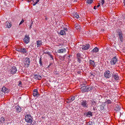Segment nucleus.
Instances as JSON below:
<instances>
[{
	"mask_svg": "<svg viewBox=\"0 0 125 125\" xmlns=\"http://www.w3.org/2000/svg\"><path fill=\"white\" fill-rule=\"evenodd\" d=\"M25 121L27 123H30V125H34L35 123V121L33 120V118L30 115H25Z\"/></svg>",
	"mask_w": 125,
	"mask_h": 125,
	"instance_id": "f257e3e1",
	"label": "nucleus"
},
{
	"mask_svg": "<svg viewBox=\"0 0 125 125\" xmlns=\"http://www.w3.org/2000/svg\"><path fill=\"white\" fill-rule=\"evenodd\" d=\"M24 63L25 66L27 67H28L30 63V59L28 57L26 58L24 61Z\"/></svg>",
	"mask_w": 125,
	"mask_h": 125,
	"instance_id": "f03ea898",
	"label": "nucleus"
},
{
	"mask_svg": "<svg viewBox=\"0 0 125 125\" xmlns=\"http://www.w3.org/2000/svg\"><path fill=\"white\" fill-rule=\"evenodd\" d=\"M81 104L82 106L83 107H88V102L86 100H82L81 102Z\"/></svg>",
	"mask_w": 125,
	"mask_h": 125,
	"instance_id": "7ed1b4c3",
	"label": "nucleus"
},
{
	"mask_svg": "<svg viewBox=\"0 0 125 125\" xmlns=\"http://www.w3.org/2000/svg\"><path fill=\"white\" fill-rule=\"evenodd\" d=\"M104 74V77L106 78H109L111 76V74L109 70L105 71Z\"/></svg>",
	"mask_w": 125,
	"mask_h": 125,
	"instance_id": "20e7f679",
	"label": "nucleus"
},
{
	"mask_svg": "<svg viewBox=\"0 0 125 125\" xmlns=\"http://www.w3.org/2000/svg\"><path fill=\"white\" fill-rule=\"evenodd\" d=\"M117 61V59L116 58V56H115L112 59L110 62L112 65H114L115 64Z\"/></svg>",
	"mask_w": 125,
	"mask_h": 125,
	"instance_id": "39448f33",
	"label": "nucleus"
},
{
	"mask_svg": "<svg viewBox=\"0 0 125 125\" xmlns=\"http://www.w3.org/2000/svg\"><path fill=\"white\" fill-rule=\"evenodd\" d=\"M113 78L115 80H118L119 79V77L117 73H114L112 75Z\"/></svg>",
	"mask_w": 125,
	"mask_h": 125,
	"instance_id": "423d86ee",
	"label": "nucleus"
},
{
	"mask_svg": "<svg viewBox=\"0 0 125 125\" xmlns=\"http://www.w3.org/2000/svg\"><path fill=\"white\" fill-rule=\"evenodd\" d=\"M30 38L28 35H26L23 40L24 42L25 43H28L29 42Z\"/></svg>",
	"mask_w": 125,
	"mask_h": 125,
	"instance_id": "0eeeda50",
	"label": "nucleus"
},
{
	"mask_svg": "<svg viewBox=\"0 0 125 125\" xmlns=\"http://www.w3.org/2000/svg\"><path fill=\"white\" fill-rule=\"evenodd\" d=\"M10 73L12 74H15L17 72V69L16 68L15 66H13L11 69Z\"/></svg>",
	"mask_w": 125,
	"mask_h": 125,
	"instance_id": "6e6552de",
	"label": "nucleus"
},
{
	"mask_svg": "<svg viewBox=\"0 0 125 125\" xmlns=\"http://www.w3.org/2000/svg\"><path fill=\"white\" fill-rule=\"evenodd\" d=\"M34 75V78L36 80H39L42 78L41 76L38 74H35Z\"/></svg>",
	"mask_w": 125,
	"mask_h": 125,
	"instance_id": "1a4fd4ad",
	"label": "nucleus"
},
{
	"mask_svg": "<svg viewBox=\"0 0 125 125\" xmlns=\"http://www.w3.org/2000/svg\"><path fill=\"white\" fill-rule=\"evenodd\" d=\"M2 91L4 93H8L9 92V90L5 87L3 86L1 89Z\"/></svg>",
	"mask_w": 125,
	"mask_h": 125,
	"instance_id": "9d476101",
	"label": "nucleus"
},
{
	"mask_svg": "<svg viewBox=\"0 0 125 125\" xmlns=\"http://www.w3.org/2000/svg\"><path fill=\"white\" fill-rule=\"evenodd\" d=\"M90 46V45L88 44H87L86 46L83 45L82 47V49L84 50H87L89 48Z\"/></svg>",
	"mask_w": 125,
	"mask_h": 125,
	"instance_id": "9b49d317",
	"label": "nucleus"
},
{
	"mask_svg": "<svg viewBox=\"0 0 125 125\" xmlns=\"http://www.w3.org/2000/svg\"><path fill=\"white\" fill-rule=\"evenodd\" d=\"M66 49L65 48L62 49L58 50H57V52L59 53H63L66 52Z\"/></svg>",
	"mask_w": 125,
	"mask_h": 125,
	"instance_id": "f8f14e48",
	"label": "nucleus"
},
{
	"mask_svg": "<svg viewBox=\"0 0 125 125\" xmlns=\"http://www.w3.org/2000/svg\"><path fill=\"white\" fill-rule=\"evenodd\" d=\"M77 57L78 59V61L79 63H80L81 61V59L82 58V57L81 56V54L80 53H78L77 54Z\"/></svg>",
	"mask_w": 125,
	"mask_h": 125,
	"instance_id": "ddd939ff",
	"label": "nucleus"
},
{
	"mask_svg": "<svg viewBox=\"0 0 125 125\" xmlns=\"http://www.w3.org/2000/svg\"><path fill=\"white\" fill-rule=\"evenodd\" d=\"M89 63L90 64V65L92 66L93 67H95L96 65L94 61L92 60H90L89 61Z\"/></svg>",
	"mask_w": 125,
	"mask_h": 125,
	"instance_id": "4468645a",
	"label": "nucleus"
},
{
	"mask_svg": "<svg viewBox=\"0 0 125 125\" xmlns=\"http://www.w3.org/2000/svg\"><path fill=\"white\" fill-rule=\"evenodd\" d=\"M86 86L87 89V92L91 91L93 89V87L91 86L90 85H88Z\"/></svg>",
	"mask_w": 125,
	"mask_h": 125,
	"instance_id": "2eb2a0df",
	"label": "nucleus"
},
{
	"mask_svg": "<svg viewBox=\"0 0 125 125\" xmlns=\"http://www.w3.org/2000/svg\"><path fill=\"white\" fill-rule=\"evenodd\" d=\"M80 89L82 92H87L86 86H83Z\"/></svg>",
	"mask_w": 125,
	"mask_h": 125,
	"instance_id": "dca6fc26",
	"label": "nucleus"
},
{
	"mask_svg": "<svg viewBox=\"0 0 125 125\" xmlns=\"http://www.w3.org/2000/svg\"><path fill=\"white\" fill-rule=\"evenodd\" d=\"M93 112H91L89 111L87 112L86 114V116L87 117H90L92 116L93 115Z\"/></svg>",
	"mask_w": 125,
	"mask_h": 125,
	"instance_id": "f3484780",
	"label": "nucleus"
},
{
	"mask_svg": "<svg viewBox=\"0 0 125 125\" xmlns=\"http://www.w3.org/2000/svg\"><path fill=\"white\" fill-rule=\"evenodd\" d=\"M99 51V49L96 47L94 48L92 51L91 52L93 53H96L97 52Z\"/></svg>",
	"mask_w": 125,
	"mask_h": 125,
	"instance_id": "a211bd4d",
	"label": "nucleus"
},
{
	"mask_svg": "<svg viewBox=\"0 0 125 125\" xmlns=\"http://www.w3.org/2000/svg\"><path fill=\"white\" fill-rule=\"evenodd\" d=\"M27 51L26 50V49L24 48H21V52L23 53V54L26 53L27 52Z\"/></svg>",
	"mask_w": 125,
	"mask_h": 125,
	"instance_id": "6ab92c4d",
	"label": "nucleus"
},
{
	"mask_svg": "<svg viewBox=\"0 0 125 125\" xmlns=\"http://www.w3.org/2000/svg\"><path fill=\"white\" fill-rule=\"evenodd\" d=\"M38 91L37 89H34L33 90V96H35L38 95Z\"/></svg>",
	"mask_w": 125,
	"mask_h": 125,
	"instance_id": "aec40b11",
	"label": "nucleus"
},
{
	"mask_svg": "<svg viewBox=\"0 0 125 125\" xmlns=\"http://www.w3.org/2000/svg\"><path fill=\"white\" fill-rule=\"evenodd\" d=\"M36 43L38 47L42 45V42L41 41L39 40L37 41V42Z\"/></svg>",
	"mask_w": 125,
	"mask_h": 125,
	"instance_id": "412c9836",
	"label": "nucleus"
},
{
	"mask_svg": "<svg viewBox=\"0 0 125 125\" xmlns=\"http://www.w3.org/2000/svg\"><path fill=\"white\" fill-rule=\"evenodd\" d=\"M73 17L75 19H77L79 18V16L78 15L76 14L75 13L73 14Z\"/></svg>",
	"mask_w": 125,
	"mask_h": 125,
	"instance_id": "4be33fe9",
	"label": "nucleus"
},
{
	"mask_svg": "<svg viewBox=\"0 0 125 125\" xmlns=\"http://www.w3.org/2000/svg\"><path fill=\"white\" fill-rule=\"evenodd\" d=\"M91 104L92 105H94V106H95L96 105V102L94 101V100H91Z\"/></svg>",
	"mask_w": 125,
	"mask_h": 125,
	"instance_id": "5701e85b",
	"label": "nucleus"
},
{
	"mask_svg": "<svg viewBox=\"0 0 125 125\" xmlns=\"http://www.w3.org/2000/svg\"><path fill=\"white\" fill-rule=\"evenodd\" d=\"M87 125H94L95 124L94 123V121H89L87 123Z\"/></svg>",
	"mask_w": 125,
	"mask_h": 125,
	"instance_id": "b1692460",
	"label": "nucleus"
},
{
	"mask_svg": "<svg viewBox=\"0 0 125 125\" xmlns=\"http://www.w3.org/2000/svg\"><path fill=\"white\" fill-rule=\"evenodd\" d=\"M119 39L120 41L122 42L123 41V34H121V35H119Z\"/></svg>",
	"mask_w": 125,
	"mask_h": 125,
	"instance_id": "393cba45",
	"label": "nucleus"
},
{
	"mask_svg": "<svg viewBox=\"0 0 125 125\" xmlns=\"http://www.w3.org/2000/svg\"><path fill=\"white\" fill-rule=\"evenodd\" d=\"M16 110L17 112H19L21 111V108L19 106H18L16 108Z\"/></svg>",
	"mask_w": 125,
	"mask_h": 125,
	"instance_id": "a878e982",
	"label": "nucleus"
},
{
	"mask_svg": "<svg viewBox=\"0 0 125 125\" xmlns=\"http://www.w3.org/2000/svg\"><path fill=\"white\" fill-rule=\"evenodd\" d=\"M60 33L61 35H63L65 34V32L64 30H62L61 31Z\"/></svg>",
	"mask_w": 125,
	"mask_h": 125,
	"instance_id": "bb28decb",
	"label": "nucleus"
},
{
	"mask_svg": "<svg viewBox=\"0 0 125 125\" xmlns=\"http://www.w3.org/2000/svg\"><path fill=\"white\" fill-rule=\"evenodd\" d=\"M6 24H7V27L8 28H10L11 25L8 22H6Z\"/></svg>",
	"mask_w": 125,
	"mask_h": 125,
	"instance_id": "cd10ccee",
	"label": "nucleus"
},
{
	"mask_svg": "<svg viewBox=\"0 0 125 125\" xmlns=\"http://www.w3.org/2000/svg\"><path fill=\"white\" fill-rule=\"evenodd\" d=\"M120 108L119 107L118 105H117L115 108V110L116 112L120 109Z\"/></svg>",
	"mask_w": 125,
	"mask_h": 125,
	"instance_id": "c85d7f7f",
	"label": "nucleus"
},
{
	"mask_svg": "<svg viewBox=\"0 0 125 125\" xmlns=\"http://www.w3.org/2000/svg\"><path fill=\"white\" fill-rule=\"evenodd\" d=\"M5 121V119L3 117H1L0 118V122L1 123H4Z\"/></svg>",
	"mask_w": 125,
	"mask_h": 125,
	"instance_id": "c756f323",
	"label": "nucleus"
},
{
	"mask_svg": "<svg viewBox=\"0 0 125 125\" xmlns=\"http://www.w3.org/2000/svg\"><path fill=\"white\" fill-rule=\"evenodd\" d=\"M75 27L76 29H79L80 27V26L77 24H76L75 25Z\"/></svg>",
	"mask_w": 125,
	"mask_h": 125,
	"instance_id": "7c9ffc66",
	"label": "nucleus"
},
{
	"mask_svg": "<svg viewBox=\"0 0 125 125\" xmlns=\"http://www.w3.org/2000/svg\"><path fill=\"white\" fill-rule=\"evenodd\" d=\"M93 1L92 0H87V2L88 4H91Z\"/></svg>",
	"mask_w": 125,
	"mask_h": 125,
	"instance_id": "2f4dec72",
	"label": "nucleus"
},
{
	"mask_svg": "<svg viewBox=\"0 0 125 125\" xmlns=\"http://www.w3.org/2000/svg\"><path fill=\"white\" fill-rule=\"evenodd\" d=\"M39 63L41 66L42 65V59L41 58L39 60Z\"/></svg>",
	"mask_w": 125,
	"mask_h": 125,
	"instance_id": "473e14b6",
	"label": "nucleus"
},
{
	"mask_svg": "<svg viewBox=\"0 0 125 125\" xmlns=\"http://www.w3.org/2000/svg\"><path fill=\"white\" fill-rule=\"evenodd\" d=\"M72 102V101L70 98L68 99L67 101V102L68 103H69L70 102Z\"/></svg>",
	"mask_w": 125,
	"mask_h": 125,
	"instance_id": "72a5a7b5",
	"label": "nucleus"
},
{
	"mask_svg": "<svg viewBox=\"0 0 125 125\" xmlns=\"http://www.w3.org/2000/svg\"><path fill=\"white\" fill-rule=\"evenodd\" d=\"M72 101H73L75 99V97L74 96H72V97L70 98Z\"/></svg>",
	"mask_w": 125,
	"mask_h": 125,
	"instance_id": "f704fd0d",
	"label": "nucleus"
},
{
	"mask_svg": "<svg viewBox=\"0 0 125 125\" xmlns=\"http://www.w3.org/2000/svg\"><path fill=\"white\" fill-rule=\"evenodd\" d=\"M21 48H16V50L19 52H21Z\"/></svg>",
	"mask_w": 125,
	"mask_h": 125,
	"instance_id": "c9c22d12",
	"label": "nucleus"
},
{
	"mask_svg": "<svg viewBox=\"0 0 125 125\" xmlns=\"http://www.w3.org/2000/svg\"><path fill=\"white\" fill-rule=\"evenodd\" d=\"M106 102L108 104H111V101L110 100H107Z\"/></svg>",
	"mask_w": 125,
	"mask_h": 125,
	"instance_id": "e433bc0d",
	"label": "nucleus"
},
{
	"mask_svg": "<svg viewBox=\"0 0 125 125\" xmlns=\"http://www.w3.org/2000/svg\"><path fill=\"white\" fill-rule=\"evenodd\" d=\"M121 34H122V31H119L118 32V35H121Z\"/></svg>",
	"mask_w": 125,
	"mask_h": 125,
	"instance_id": "4c0bfd02",
	"label": "nucleus"
},
{
	"mask_svg": "<svg viewBox=\"0 0 125 125\" xmlns=\"http://www.w3.org/2000/svg\"><path fill=\"white\" fill-rule=\"evenodd\" d=\"M44 53L45 54H48L49 56L51 54V53L49 52H45Z\"/></svg>",
	"mask_w": 125,
	"mask_h": 125,
	"instance_id": "58836bf2",
	"label": "nucleus"
},
{
	"mask_svg": "<svg viewBox=\"0 0 125 125\" xmlns=\"http://www.w3.org/2000/svg\"><path fill=\"white\" fill-rule=\"evenodd\" d=\"M100 110H103L104 108V106H100Z\"/></svg>",
	"mask_w": 125,
	"mask_h": 125,
	"instance_id": "ea45409f",
	"label": "nucleus"
},
{
	"mask_svg": "<svg viewBox=\"0 0 125 125\" xmlns=\"http://www.w3.org/2000/svg\"><path fill=\"white\" fill-rule=\"evenodd\" d=\"M24 21V20L22 19V21H21L20 22V23L19 25H20Z\"/></svg>",
	"mask_w": 125,
	"mask_h": 125,
	"instance_id": "a19ab883",
	"label": "nucleus"
},
{
	"mask_svg": "<svg viewBox=\"0 0 125 125\" xmlns=\"http://www.w3.org/2000/svg\"><path fill=\"white\" fill-rule=\"evenodd\" d=\"M102 2L101 3H102V5H103V4L104 3V0H101Z\"/></svg>",
	"mask_w": 125,
	"mask_h": 125,
	"instance_id": "79ce46f5",
	"label": "nucleus"
},
{
	"mask_svg": "<svg viewBox=\"0 0 125 125\" xmlns=\"http://www.w3.org/2000/svg\"><path fill=\"white\" fill-rule=\"evenodd\" d=\"M90 76H93V77H94L95 76V75L93 74L92 73H90Z\"/></svg>",
	"mask_w": 125,
	"mask_h": 125,
	"instance_id": "37998d69",
	"label": "nucleus"
},
{
	"mask_svg": "<svg viewBox=\"0 0 125 125\" xmlns=\"http://www.w3.org/2000/svg\"><path fill=\"white\" fill-rule=\"evenodd\" d=\"M50 57L52 58V59L53 60V59H54V58H53V56L52 55H51V54L50 55Z\"/></svg>",
	"mask_w": 125,
	"mask_h": 125,
	"instance_id": "c03bdc74",
	"label": "nucleus"
},
{
	"mask_svg": "<svg viewBox=\"0 0 125 125\" xmlns=\"http://www.w3.org/2000/svg\"><path fill=\"white\" fill-rule=\"evenodd\" d=\"M63 29L64 30V31H67L68 30V29L67 28H63Z\"/></svg>",
	"mask_w": 125,
	"mask_h": 125,
	"instance_id": "a18cd8bd",
	"label": "nucleus"
},
{
	"mask_svg": "<svg viewBox=\"0 0 125 125\" xmlns=\"http://www.w3.org/2000/svg\"><path fill=\"white\" fill-rule=\"evenodd\" d=\"M22 84V83L20 81L19 82V85L20 86H21Z\"/></svg>",
	"mask_w": 125,
	"mask_h": 125,
	"instance_id": "49530a36",
	"label": "nucleus"
},
{
	"mask_svg": "<svg viewBox=\"0 0 125 125\" xmlns=\"http://www.w3.org/2000/svg\"><path fill=\"white\" fill-rule=\"evenodd\" d=\"M66 55H65L63 56V57H62V58L63 60H64L65 58V57Z\"/></svg>",
	"mask_w": 125,
	"mask_h": 125,
	"instance_id": "de8ad7c7",
	"label": "nucleus"
},
{
	"mask_svg": "<svg viewBox=\"0 0 125 125\" xmlns=\"http://www.w3.org/2000/svg\"><path fill=\"white\" fill-rule=\"evenodd\" d=\"M31 3L32 4H33V3H34V2H34V0H31Z\"/></svg>",
	"mask_w": 125,
	"mask_h": 125,
	"instance_id": "09e8293b",
	"label": "nucleus"
},
{
	"mask_svg": "<svg viewBox=\"0 0 125 125\" xmlns=\"http://www.w3.org/2000/svg\"><path fill=\"white\" fill-rule=\"evenodd\" d=\"M100 6V4H98L97 5V6L96 7H99Z\"/></svg>",
	"mask_w": 125,
	"mask_h": 125,
	"instance_id": "8fccbe9b",
	"label": "nucleus"
},
{
	"mask_svg": "<svg viewBox=\"0 0 125 125\" xmlns=\"http://www.w3.org/2000/svg\"><path fill=\"white\" fill-rule=\"evenodd\" d=\"M96 7L95 6H94V9H96Z\"/></svg>",
	"mask_w": 125,
	"mask_h": 125,
	"instance_id": "3c124183",
	"label": "nucleus"
},
{
	"mask_svg": "<svg viewBox=\"0 0 125 125\" xmlns=\"http://www.w3.org/2000/svg\"><path fill=\"white\" fill-rule=\"evenodd\" d=\"M123 3L124 5H125V0H124Z\"/></svg>",
	"mask_w": 125,
	"mask_h": 125,
	"instance_id": "603ef678",
	"label": "nucleus"
},
{
	"mask_svg": "<svg viewBox=\"0 0 125 125\" xmlns=\"http://www.w3.org/2000/svg\"><path fill=\"white\" fill-rule=\"evenodd\" d=\"M32 23H33V22L32 21V22L31 23V24L30 25H31V26H32Z\"/></svg>",
	"mask_w": 125,
	"mask_h": 125,
	"instance_id": "864d4df0",
	"label": "nucleus"
},
{
	"mask_svg": "<svg viewBox=\"0 0 125 125\" xmlns=\"http://www.w3.org/2000/svg\"><path fill=\"white\" fill-rule=\"evenodd\" d=\"M31 0H29L28 1L29 2H31Z\"/></svg>",
	"mask_w": 125,
	"mask_h": 125,
	"instance_id": "5fc2aeb1",
	"label": "nucleus"
},
{
	"mask_svg": "<svg viewBox=\"0 0 125 125\" xmlns=\"http://www.w3.org/2000/svg\"><path fill=\"white\" fill-rule=\"evenodd\" d=\"M31 26H31V25H30V29H31Z\"/></svg>",
	"mask_w": 125,
	"mask_h": 125,
	"instance_id": "6e6d98bb",
	"label": "nucleus"
},
{
	"mask_svg": "<svg viewBox=\"0 0 125 125\" xmlns=\"http://www.w3.org/2000/svg\"><path fill=\"white\" fill-rule=\"evenodd\" d=\"M68 58L69 59L70 58V55H69L68 56Z\"/></svg>",
	"mask_w": 125,
	"mask_h": 125,
	"instance_id": "4d7b16f0",
	"label": "nucleus"
},
{
	"mask_svg": "<svg viewBox=\"0 0 125 125\" xmlns=\"http://www.w3.org/2000/svg\"><path fill=\"white\" fill-rule=\"evenodd\" d=\"M45 20H47V18H45Z\"/></svg>",
	"mask_w": 125,
	"mask_h": 125,
	"instance_id": "13d9d810",
	"label": "nucleus"
},
{
	"mask_svg": "<svg viewBox=\"0 0 125 125\" xmlns=\"http://www.w3.org/2000/svg\"><path fill=\"white\" fill-rule=\"evenodd\" d=\"M50 65H51V64H50L48 66V67H50Z\"/></svg>",
	"mask_w": 125,
	"mask_h": 125,
	"instance_id": "bf43d9fd",
	"label": "nucleus"
},
{
	"mask_svg": "<svg viewBox=\"0 0 125 125\" xmlns=\"http://www.w3.org/2000/svg\"><path fill=\"white\" fill-rule=\"evenodd\" d=\"M74 0V1H77L76 0Z\"/></svg>",
	"mask_w": 125,
	"mask_h": 125,
	"instance_id": "052dcab7",
	"label": "nucleus"
},
{
	"mask_svg": "<svg viewBox=\"0 0 125 125\" xmlns=\"http://www.w3.org/2000/svg\"><path fill=\"white\" fill-rule=\"evenodd\" d=\"M78 73H79V71L78 72Z\"/></svg>",
	"mask_w": 125,
	"mask_h": 125,
	"instance_id": "680f3d73",
	"label": "nucleus"
},
{
	"mask_svg": "<svg viewBox=\"0 0 125 125\" xmlns=\"http://www.w3.org/2000/svg\"><path fill=\"white\" fill-rule=\"evenodd\" d=\"M78 73H79V71L78 72Z\"/></svg>",
	"mask_w": 125,
	"mask_h": 125,
	"instance_id": "e2e57ef3",
	"label": "nucleus"
}]
</instances>
